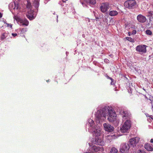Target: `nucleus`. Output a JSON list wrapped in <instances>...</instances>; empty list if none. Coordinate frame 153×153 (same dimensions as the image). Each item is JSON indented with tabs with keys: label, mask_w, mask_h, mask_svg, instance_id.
I'll list each match as a JSON object with an SVG mask.
<instances>
[{
	"label": "nucleus",
	"mask_w": 153,
	"mask_h": 153,
	"mask_svg": "<svg viewBox=\"0 0 153 153\" xmlns=\"http://www.w3.org/2000/svg\"><path fill=\"white\" fill-rule=\"evenodd\" d=\"M148 117H150L151 119H153V116H152H152H150L149 115H148L147 116Z\"/></svg>",
	"instance_id": "obj_35"
},
{
	"label": "nucleus",
	"mask_w": 153,
	"mask_h": 153,
	"mask_svg": "<svg viewBox=\"0 0 153 153\" xmlns=\"http://www.w3.org/2000/svg\"><path fill=\"white\" fill-rule=\"evenodd\" d=\"M136 50L140 54H142L145 53L146 51V48H136Z\"/></svg>",
	"instance_id": "obj_16"
},
{
	"label": "nucleus",
	"mask_w": 153,
	"mask_h": 153,
	"mask_svg": "<svg viewBox=\"0 0 153 153\" xmlns=\"http://www.w3.org/2000/svg\"><path fill=\"white\" fill-rule=\"evenodd\" d=\"M140 140V138L138 137H135L129 140V144L133 147H136Z\"/></svg>",
	"instance_id": "obj_5"
},
{
	"label": "nucleus",
	"mask_w": 153,
	"mask_h": 153,
	"mask_svg": "<svg viewBox=\"0 0 153 153\" xmlns=\"http://www.w3.org/2000/svg\"><path fill=\"white\" fill-rule=\"evenodd\" d=\"M126 38L127 40L130 42H134V39L130 37H126Z\"/></svg>",
	"instance_id": "obj_23"
},
{
	"label": "nucleus",
	"mask_w": 153,
	"mask_h": 153,
	"mask_svg": "<svg viewBox=\"0 0 153 153\" xmlns=\"http://www.w3.org/2000/svg\"><path fill=\"white\" fill-rule=\"evenodd\" d=\"M14 4L15 7L14 8V9H19V6L18 4H16L15 3Z\"/></svg>",
	"instance_id": "obj_26"
},
{
	"label": "nucleus",
	"mask_w": 153,
	"mask_h": 153,
	"mask_svg": "<svg viewBox=\"0 0 153 153\" xmlns=\"http://www.w3.org/2000/svg\"><path fill=\"white\" fill-rule=\"evenodd\" d=\"M143 47L146 48V45H139L137 46L136 48H143Z\"/></svg>",
	"instance_id": "obj_28"
},
{
	"label": "nucleus",
	"mask_w": 153,
	"mask_h": 153,
	"mask_svg": "<svg viewBox=\"0 0 153 153\" xmlns=\"http://www.w3.org/2000/svg\"><path fill=\"white\" fill-rule=\"evenodd\" d=\"M146 33L147 34L150 35H151L152 33V31L149 30H146Z\"/></svg>",
	"instance_id": "obj_25"
},
{
	"label": "nucleus",
	"mask_w": 153,
	"mask_h": 153,
	"mask_svg": "<svg viewBox=\"0 0 153 153\" xmlns=\"http://www.w3.org/2000/svg\"><path fill=\"white\" fill-rule=\"evenodd\" d=\"M123 117V118L125 117V119L126 118L128 117V113L127 111H123L122 114Z\"/></svg>",
	"instance_id": "obj_19"
},
{
	"label": "nucleus",
	"mask_w": 153,
	"mask_h": 153,
	"mask_svg": "<svg viewBox=\"0 0 153 153\" xmlns=\"http://www.w3.org/2000/svg\"><path fill=\"white\" fill-rule=\"evenodd\" d=\"M100 131L99 129H94L93 132V134L96 137H100L99 136H100Z\"/></svg>",
	"instance_id": "obj_13"
},
{
	"label": "nucleus",
	"mask_w": 153,
	"mask_h": 153,
	"mask_svg": "<svg viewBox=\"0 0 153 153\" xmlns=\"http://www.w3.org/2000/svg\"><path fill=\"white\" fill-rule=\"evenodd\" d=\"M136 33V31L135 30H133L132 31L131 35H134Z\"/></svg>",
	"instance_id": "obj_31"
},
{
	"label": "nucleus",
	"mask_w": 153,
	"mask_h": 153,
	"mask_svg": "<svg viewBox=\"0 0 153 153\" xmlns=\"http://www.w3.org/2000/svg\"><path fill=\"white\" fill-rule=\"evenodd\" d=\"M88 122L89 123L88 125H89L90 126L92 127L94 123V121L91 119H90L88 120Z\"/></svg>",
	"instance_id": "obj_21"
},
{
	"label": "nucleus",
	"mask_w": 153,
	"mask_h": 153,
	"mask_svg": "<svg viewBox=\"0 0 153 153\" xmlns=\"http://www.w3.org/2000/svg\"><path fill=\"white\" fill-rule=\"evenodd\" d=\"M138 151L140 152L139 153H146V152L143 150H141L140 149Z\"/></svg>",
	"instance_id": "obj_32"
},
{
	"label": "nucleus",
	"mask_w": 153,
	"mask_h": 153,
	"mask_svg": "<svg viewBox=\"0 0 153 153\" xmlns=\"http://www.w3.org/2000/svg\"><path fill=\"white\" fill-rule=\"evenodd\" d=\"M85 3L87 4L94 5L96 4V0H84L83 2H82L83 6H87Z\"/></svg>",
	"instance_id": "obj_10"
},
{
	"label": "nucleus",
	"mask_w": 153,
	"mask_h": 153,
	"mask_svg": "<svg viewBox=\"0 0 153 153\" xmlns=\"http://www.w3.org/2000/svg\"><path fill=\"white\" fill-rule=\"evenodd\" d=\"M118 14V12L116 10H111L110 11L109 14L111 16H116Z\"/></svg>",
	"instance_id": "obj_17"
},
{
	"label": "nucleus",
	"mask_w": 153,
	"mask_h": 153,
	"mask_svg": "<svg viewBox=\"0 0 153 153\" xmlns=\"http://www.w3.org/2000/svg\"><path fill=\"white\" fill-rule=\"evenodd\" d=\"M14 19H15L16 21H18L19 22H20L21 20L20 19L19 17L17 16H15L14 17Z\"/></svg>",
	"instance_id": "obj_27"
},
{
	"label": "nucleus",
	"mask_w": 153,
	"mask_h": 153,
	"mask_svg": "<svg viewBox=\"0 0 153 153\" xmlns=\"http://www.w3.org/2000/svg\"><path fill=\"white\" fill-rule=\"evenodd\" d=\"M107 77L108 78V79H110V80H111V84L112 85H113V84L112 83V82L114 81V79H112L111 77H110L109 76H107Z\"/></svg>",
	"instance_id": "obj_29"
},
{
	"label": "nucleus",
	"mask_w": 153,
	"mask_h": 153,
	"mask_svg": "<svg viewBox=\"0 0 153 153\" xmlns=\"http://www.w3.org/2000/svg\"><path fill=\"white\" fill-rule=\"evenodd\" d=\"M19 30L21 31V33H24L27 31V28H20Z\"/></svg>",
	"instance_id": "obj_22"
},
{
	"label": "nucleus",
	"mask_w": 153,
	"mask_h": 153,
	"mask_svg": "<svg viewBox=\"0 0 153 153\" xmlns=\"http://www.w3.org/2000/svg\"><path fill=\"white\" fill-rule=\"evenodd\" d=\"M93 142L95 144L101 146H103L104 144V142L100 137H95Z\"/></svg>",
	"instance_id": "obj_6"
},
{
	"label": "nucleus",
	"mask_w": 153,
	"mask_h": 153,
	"mask_svg": "<svg viewBox=\"0 0 153 153\" xmlns=\"http://www.w3.org/2000/svg\"><path fill=\"white\" fill-rule=\"evenodd\" d=\"M118 150L115 147H112L110 150V152L109 153H117Z\"/></svg>",
	"instance_id": "obj_20"
},
{
	"label": "nucleus",
	"mask_w": 153,
	"mask_h": 153,
	"mask_svg": "<svg viewBox=\"0 0 153 153\" xmlns=\"http://www.w3.org/2000/svg\"><path fill=\"white\" fill-rule=\"evenodd\" d=\"M153 16V11H151L148 12L147 16H148L152 17Z\"/></svg>",
	"instance_id": "obj_24"
},
{
	"label": "nucleus",
	"mask_w": 153,
	"mask_h": 153,
	"mask_svg": "<svg viewBox=\"0 0 153 153\" xmlns=\"http://www.w3.org/2000/svg\"><path fill=\"white\" fill-rule=\"evenodd\" d=\"M2 14L1 13H0V18H1L2 17Z\"/></svg>",
	"instance_id": "obj_38"
},
{
	"label": "nucleus",
	"mask_w": 153,
	"mask_h": 153,
	"mask_svg": "<svg viewBox=\"0 0 153 153\" xmlns=\"http://www.w3.org/2000/svg\"><path fill=\"white\" fill-rule=\"evenodd\" d=\"M107 114H108V119L110 122H113L116 120L117 116L116 113L111 107L108 106H105L102 109L98 110L95 115L99 120L102 117L105 118Z\"/></svg>",
	"instance_id": "obj_1"
},
{
	"label": "nucleus",
	"mask_w": 153,
	"mask_h": 153,
	"mask_svg": "<svg viewBox=\"0 0 153 153\" xmlns=\"http://www.w3.org/2000/svg\"><path fill=\"white\" fill-rule=\"evenodd\" d=\"M103 126L105 130L109 132H112L114 130V127L110 125L108 123H104Z\"/></svg>",
	"instance_id": "obj_9"
},
{
	"label": "nucleus",
	"mask_w": 153,
	"mask_h": 153,
	"mask_svg": "<svg viewBox=\"0 0 153 153\" xmlns=\"http://www.w3.org/2000/svg\"><path fill=\"white\" fill-rule=\"evenodd\" d=\"M12 35L13 36L15 37V36H17V33H12Z\"/></svg>",
	"instance_id": "obj_34"
},
{
	"label": "nucleus",
	"mask_w": 153,
	"mask_h": 153,
	"mask_svg": "<svg viewBox=\"0 0 153 153\" xmlns=\"http://www.w3.org/2000/svg\"><path fill=\"white\" fill-rule=\"evenodd\" d=\"M131 121L129 120H127L120 128L121 131L123 133L128 132L131 127Z\"/></svg>",
	"instance_id": "obj_2"
},
{
	"label": "nucleus",
	"mask_w": 153,
	"mask_h": 153,
	"mask_svg": "<svg viewBox=\"0 0 153 153\" xmlns=\"http://www.w3.org/2000/svg\"><path fill=\"white\" fill-rule=\"evenodd\" d=\"M145 149L149 151H152L153 150V146H151L148 143L144 145Z\"/></svg>",
	"instance_id": "obj_14"
},
{
	"label": "nucleus",
	"mask_w": 153,
	"mask_h": 153,
	"mask_svg": "<svg viewBox=\"0 0 153 153\" xmlns=\"http://www.w3.org/2000/svg\"><path fill=\"white\" fill-rule=\"evenodd\" d=\"M7 27H10L11 28H12V25L10 24H7Z\"/></svg>",
	"instance_id": "obj_33"
},
{
	"label": "nucleus",
	"mask_w": 153,
	"mask_h": 153,
	"mask_svg": "<svg viewBox=\"0 0 153 153\" xmlns=\"http://www.w3.org/2000/svg\"><path fill=\"white\" fill-rule=\"evenodd\" d=\"M137 4L135 0H128L124 3V6L129 9H133L135 7Z\"/></svg>",
	"instance_id": "obj_3"
},
{
	"label": "nucleus",
	"mask_w": 153,
	"mask_h": 153,
	"mask_svg": "<svg viewBox=\"0 0 153 153\" xmlns=\"http://www.w3.org/2000/svg\"><path fill=\"white\" fill-rule=\"evenodd\" d=\"M128 35L129 36H130L131 35V32H129L128 33Z\"/></svg>",
	"instance_id": "obj_36"
},
{
	"label": "nucleus",
	"mask_w": 153,
	"mask_h": 153,
	"mask_svg": "<svg viewBox=\"0 0 153 153\" xmlns=\"http://www.w3.org/2000/svg\"><path fill=\"white\" fill-rule=\"evenodd\" d=\"M27 8L30 9L31 7V4L30 3H29L28 2H27Z\"/></svg>",
	"instance_id": "obj_30"
},
{
	"label": "nucleus",
	"mask_w": 153,
	"mask_h": 153,
	"mask_svg": "<svg viewBox=\"0 0 153 153\" xmlns=\"http://www.w3.org/2000/svg\"><path fill=\"white\" fill-rule=\"evenodd\" d=\"M33 11L31 9L28 11V14H26L27 17L30 20H32L35 18L33 16Z\"/></svg>",
	"instance_id": "obj_12"
},
{
	"label": "nucleus",
	"mask_w": 153,
	"mask_h": 153,
	"mask_svg": "<svg viewBox=\"0 0 153 153\" xmlns=\"http://www.w3.org/2000/svg\"><path fill=\"white\" fill-rule=\"evenodd\" d=\"M109 4L107 2L103 3L101 4L100 7L101 11L102 13L106 12L108 9Z\"/></svg>",
	"instance_id": "obj_8"
},
{
	"label": "nucleus",
	"mask_w": 153,
	"mask_h": 153,
	"mask_svg": "<svg viewBox=\"0 0 153 153\" xmlns=\"http://www.w3.org/2000/svg\"><path fill=\"white\" fill-rule=\"evenodd\" d=\"M20 22L22 26H27L29 24V22L26 19H24L23 20H21Z\"/></svg>",
	"instance_id": "obj_15"
},
{
	"label": "nucleus",
	"mask_w": 153,
	"mask_h": 153,
	"mask_svg": "<svg viewBox=\"0 0 153 153\" xmlns=\"http://www.w3.org/2000/svg\"><path fill=\"white\" fill-rule=\"evenodd\" d=\"M49 81V80H48V81H47V82H48Z\"/></svg>",
	"instance_id": "obj_39"
},
{
	"label": "nucleus",
	"mask_w": 153,
	"mask_h": 153,
	"mask_svg": "<svg viewBox=\"0 0 153 153\" xmlns=\"http://www.w3.org/2000/svg\"><path fill=\"white\" fill-rule=\"evenodd\" d=\"M89 145L90 146L89 150L90 153L97 152L100 150V147L95 146L91 143H89Z\"/></svg>",
	"instance_id": "obj_7"
},
{
	"label": "nucleus",
	"mask_w": 153,
	"mask_h": 153,
	"mask_svg": "<svg viewBox=\"0 0 153 153\" xmlns=\"http://www.w3.org/2000/svg\"><path fill=\"white\" fill-rule=\"evenodd\" d=\"M137 19L138 22L141 23H144L146 20V17L141 14H139L137 16Z\"/></svg>",
	"instance_id": "obj_11"
},
{
	"label": "nucleus",
	"mask_w": 153,
	"mask_h": 153,
	"mask_svg": "<svg viewBox=\"0 0 153 153\" xmlns=\"http://www.w3.org/2000/svg\"><path fill=\"white\" fill-rule=\"evenodd\" d=\"M150 142L153 143V139H152L150 140Z\"/></svg>",
	"instance_id": "obj_37"
},
{
	"label": "nucleus",
	"mask_w": 153,
	"mask_h": 153,
	"mask_svg": "<svg viewBox=\"0 0 153 153\" xmlns=\"http://www.w3.org/2000/svg\"><path fill=\"white\" fill-rule=\"evenodd\" d=\"M129 148L128 143H123L121 144L120 151L122 153H127Z\"/></svg>",
	"instance_id": "obj_4"
},
{
	"label": "nucleus",
	"mask_w": 153,
	"mask_h": 153,
	"mask_svg": "<svg viewBox=\"0 0 153 153\" xmlns=\"http://www.w3.org/2000/svg\"><path fill=\"white\" fill-rule=\"evenodd\" d=\"M39 2L38 0H35L34 2V6L35 8L37 10H38V8L39 7Z\"/></svg>",
	"instance_id": "obj_18"
}]
</instances>
